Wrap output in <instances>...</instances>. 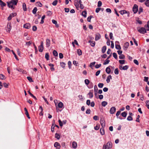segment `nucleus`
I'll list each match as a JSON object with an SVG mask.
<instances>
[{"label": "nucleus", "instance_id": "nucleus-42", "mask_svg": "<svg viewBox=\"0 0 149 149\" xmlns=\"http://www.w3.org/2000/svg\"><path fill=\"white\" fill-rule=\"evenodd\" d=\"M109 60L107 59L106 60H105V61L104 63L103 64L104 65H107L109 63Z\"/></svg>", "mask_w": 149, "mask_h": 149}, {"label": "nucleus", "instance_id": "nucleus-49", "mask_svg": "<svg viewBox=\"0 0 149 149\" xmlns=\"http://www.w3.org/2000/svg\"><path fill=\"white\" fill-rule=\"evenodd\" d=\"M12 52L13 54L14 55V56H15V58L16 59V60H18V58L17 55H16V54H15V53L13 51V50H12Z\"/></svg>", "mask_w": 149, "mask_h": 149}, {"label": "nucleus", "instance_id": "nucleus-41", "mask_svg": "<svg viewBox=\"0 0 149 149\" xmlns=\"http://www.w3.org/2000/svg\"><path fill=\"white\" fill-rule=\"evenodd\" d=\"M119 58L120 59H124L125 58V56L123 54H121L119 56Z\"/></svg>", "mask_w": 149, "mask_h": 149}, {"label": "nucleus", "instance_id": "nucleus-17", "mask_svg": "<svg viewBox=\"0 0 149 149\" xmlns=\"http://www.w3.org/2000/svg\"><path fill=\"white\" fill-rule=\"evenodd\" d=\"M88 42L90 43V45L91 46L94 47L95 46V41L89 40L88 41Z\"/></svg>", "mask_w": 149, "mask_h": 149}, {"label": "nucleus", "instance_id": "nucleus-11", "mask_svg": "<svg viewBox=\"0 0 149 149\" xmlns=\"http://www.w3.org/2000/svg\"><path fill=\"white\" fill-rule=\"evenodd\" d=\"M101 38V36L100 34L98 33H97L95 34V40L97 41L98 40L100 39Z\"/></svg>", "mask_w": 149, "mask_h": 149}, {"label": "nucleus", "instance_id": "nucleus-58", "mask_svg": "<svg viewBox=\"0 0 149 149\" xmlns=\"http://www.w3.org/2000/svg\"><path fill=\"white\" fill-rule=\"evenodd\" d=\"M102 5V2L100 1H99L98 2L97 6L98 7H100Z\"/></svg>", "mask_w": 149, "mask_h": 149}, {"label": "nucleus", "instance_id": "nucleus-46", "mask_svg": "<svg viewBox=\"0 0 149 149\" xmlns=\"http://www.w3.org/2000/svg\"><path fill=\"white\" fill-rule=\"evenodd\" d=\"M57 2L58 1L57 0H55L52 3V4L54 6H56L57 4Z\"/></svg>", "mask_w": 149, "mask_h": 149}, {"label": "nucleus", "instance_id": "nucleus-56", "mask_svg": "<svg viewBox=\"0 0 149 149\" xmlns=\"http://www.w3.org/2000/svg\"><path fill=\"white\" fill-rule=\"evenodd\" d=\"M94 92H97L98 88L96 85H95L94 86Z\"/></svg>", "mask_w": 149, "mask_h": 149}, {"label": "nucleus", "instance_id": "nucleus-15", "mask_svg": "<svg viewBox=\"0 0 149 149\" xmlns=\"http://www.w3.org/2000/svg\"><path fill=\"white\" fill-rule=\"evenodd\" d=\"M72 147L74 148H76L77 147V143L75 141H73L72 143Z\"/></svg>", "mask_w": 149, "mask_h": 149}, {"label": "nucleus", "instance_id": "nucleus-1", "mask_svg": "<svg viewBox=\"0 0 149 149\" xmlns=\"http://www.w3.org/2000/svg\"><path fill=\"white\" fill-rule=\"evenodd\" d=\"M12 27L11 24L10 22H8L7 24V26L6 27V30L7 32H10L11 29Z\"/></svg>", "mask_w": 149, "mask_h": 149}, {"label": "nucleus", "instance_id": "nucleus-50", "mask_svg": "<svg viewBox=\"0 0 149 149\" xmlns=\"http://www.w3.org/2000/svg\"><path fill=\"white\" fill-rule=\"evenodd\" d=\"M27 78L28 80L30 82H33V80L32 79L31 77H27Z\"/></svg>", "mask_w": 149, "mask_h": 149}, {"label": "nucleus", "instance_id": "nucleus-3", "mask_svg": "<svg viewBox=\"0 0 149 149\" xmlns=\"http://www.w3.org/2000/svg\"><path fill=\"white\" fill-rule=\"evenodd\" d=\"M43 43V42L42 41L41 42L40 45L38 47V50L40 52H42L44 49Z\"/></svg>", "mask_w": 149, "mask_h": 149}, {"label": "nucleus", "instance_id": "nucleus-13", "mask_svg": "<svg viewBox=\"0 0 149 149\" xmlns=\"http://www.w3.org/2000/svg\"><path fill=\"white\" fill-rule=\"evenodd\" d=\"M7 4L8 6L9 7V8H14L13 6V4L12 3V2H7Z\"/></svg>", "mask_w": 149, "mask_h": 149}, {"label": "nucleus", "instance_id": "nucleus-27", "mask_svg": "<svg viewBox=\"0 0 149 149\" xmlns=\"http://www.w3.org/2000/svg\"><path fill=\"white\" fill-rule=\"evenodd\" d=\"M77 53L79 56L81 55L82 54L81 51L80 49L77 50Z\"/></svg>", "mask_w": 149, "mask_h": 149}, {"label": "nucleus", "instance_id": "nucleus-45", "mask_svg": "<svg viewBox=\"0 0 149 149\" xmlns=\"http://www.w3.org/2000/svg\"><path fill=\"white\" fill-rule=\"evenodd\" d=\"M114 73L116 74H119V71L118 68H117L116 69L114 70Z\"/></svg>", "mask_w": 149, "mask_h": 149}, {"label": "nucleus", "instance_id": "nucleus-54", "mask_svg": "<svg viewBox=\"0 0 149 149\" xmlns=\"http://www.w3.org/2000/svg\"><path fill=\"white\" fill-rule=\"evenodd\" d=\"M121 112V111H119L117 112L116 113V116L117 117V118H118V116L120 114Z\"/></svg>", "mask_w": 149, "mask_h": 149}, {"label": "nucleus", "instance_id": "nucleus-14", "mask_svg": "<svg viewBox=\"0 0 149 149\" xmlns=\"http://www.w3.org/2000/svg\"><path fill=\"white\" fill-rule=\"evenodd\" d=\"M24 110L25 111V114L26 115V116L28 117V118L29 119H30V118L29 116V113H28V111H27V109L25 107L24 108Z\"/></svg>", "mask_w": 149, "mask_h": 149}, {"label": "nucleus", "instance_id": "nucleus-16", "mask_svg": "<svg viewBox=\"0 0 149 149\" xmlns=\"http://www.w3.org/2000/svg\"><path fill=\"white\" fill-rule=\"evenodd\" d=\"M22 8H23V10L24 11H26L27 10V8H26V4L25 3H23Z\"/></svg>", "mask_w": 149, "mask_h": 149}, {"label": "nucleus", "instance_id": "nucleus-22", "mask_svg": "<svg viewBox=\"0 0 149 149\" xmlns=\"http://www.w3.org/2000/svg\"><path fill=\"white\" fill-rule=\"evenodd\" d=\"M107 49L106 46H103L102 49V53H104L105 52Z\"/></svg>", "mask_w": 149, "mask_h": 149}, {"label": "nucleus", "instance_id": "nucleus-59", "mask_svg": "<svg viewBox=\"0 0 149 149\" xmlns=\"http://www.w3.org/2000/svg\"><path fill=\"white\" fill-rule=\"evenodd\" d=\"M146 106L149 109V100H147L146 102Z\"/></svg>", "mask_w": 149, "mask_h": 149}, {"label": "nucleus", "instance_id": "nucleus-10", "mask_svg": "<svg viewBox=\"0 0 149 149\" xmlns=\"http://www.w3.org/2000/svg\"><path fill=\"white\" fill-rule=\"evenodd\" d=\"M100 123L102 127H104L105 126V121L103 119H101Z\"/></svg>", "mask_w": 149, "mask_h": 149}, {"label": "nucleus", "instance_id": "nucleus-23", "mask_svg": "<svg viewBox=\"0 0 149 149\" xmlns=\"http://www.w3.org/2000/svg\"><path fill=\"white\" fill-rule=\"evenodd\" d=\"M106 72L107 74H109L111 72V70L110 68L109 67L107 68L106 69Z\"/></svg>", "mask_w": 149, "mask_h": 149}, {"label": "nucleus", "instance_id": "nucleus-44", "mask_svg": "<svg viewBox=\"0 0 149 149\" xmlns=\"http://www.w3.org/2000/svg\"><path fill=\"white\" fill-rule=\"evenodd\" d=\"M84 81H85V84L86 85H88L89 84V83H90V81L88 79H85V80Z\"/></svg>", "mask_w": 149, "mask_h": 149}, {"label": "nucleus", "instance_id": "nucleus-61", "mask_svg": "<svg viewBox=\"0 0 149 149\" xmlns=\"http://www.w3.org/2000/svg\"><path fill=\"white\" fill-rule=\"evenodd\" d=\"M106 11L107 12L109 13H111V9L109 8H107L106 10Z\"/></svg>", "mask_w": 149, "mask_h": 149}, {"label": "nucleus", "instance_id": "nucleus-5", "mask_svg": "<svg viewBox=\"0 0 149 149\" xmlns=\"http://www.w3.org/2000/svg\"><path fill=\"white\" fill-rule=\"evenodd\" d=\"M116 111V108L115 107H111L110 110V113L111 114L114 113Z\"/></svg>", "mask_w": 149, "mask_h": 149}, {"label": "nucleus", "instance_id": "nucleus-57", "mask_svg": "<svg viewBox=\"0 0 149 149\" xmlns=\"http://www.w3.org/2000/svg\"><path fill=\"white\" fill-rule=\"evenodd\" d=\"M68 67L69 69H70L71 68V66L72 65L71 62L70 61H69L68 62Z\"/></svg>", "mask_w": 149, "mask_h": 149}, {"label": "nucleus", "instance_id": "nucleus-21", "mask_svg": "<svg viewBox=\"0 0 149 149\" xmlns=\"http://www.w3.org/2000/svg\"><path fill=\"white\" fill-rule=\"evenodd\" d=\"M10 2H12V3L13 5H16L18 2V0H11Z\"/></svg>", "mask_w": 149, "mask_h": 149}, {"label": "nucleus", "instance_id": "nucleus-29", "mask_svg": "<svg viewBox=\"0 0 149 149\" xmlns=\"http://www.w3.org/2000/svg\"><path fill=\"white\" fill-rule=\"evenodd\" d=\"M88 95H89L90 98H92L93 97V93L91 92H90L88 94Z\"/></svg>", "mask_w": 149, "mask_h": 149}, {"label": "nucleus", "instance_id": "nucleus-2", "mask_svg": "<svg viewBox=\"0 0 149 149\" xmlns=\"http://www.w3.org/2000/svg\"><path fill=\"white\" fill-rule=\"evenodd\" d=\"M138 31L140 33L144 34L146 33V31L145 28L141 27L138 30Z\"/></svg>", "mask_w": 149, "mask_h": 149}, {"label": "nucleus", "instance_id": "nucleus-12", "mask_svg": "<svg viewBox=\"0 0 149 149\" xmlns=\"http://www.w3.org/2000/svg\"><path fill=\"white\" fill-rule=\"evenodd\" d=\"M31 24L29 23H26L24 25V27L27 29H29L31 27Z\"/></svg>", "mask_w": 149, "mask_h": 149}, {"label": "nucleus", "instance_id": "nucleus-55", "mask_svg": "<svg viewBox=\"0 0 149 149\" xmlns=\"http://www.w3.org/2000/svg\"><path fill=\"white\" fill-rule=\"evenodd\" d=\"M127 120L129 121H131L132 120V118L130 116L127 117Z\"/></svg>", "mask_w": 149, "mask_h": 149}, {"label": "nucleus", "instance_id": "nucleus-39", "mask_svg": "<svg viewBox=\"0 0 149 149\" xmlns=\"http://www.w3.org/2000/svg\"><path fill=\"white\" fill-rule=\"evenodd\" d=\"M55 137L58 139H59L60 138V135L59 134L56 133L55 135Z\"/></svg>", "mask_w": 149, "mask_h": 149}, {"label": "nucleus", "instance_id": "nucleus-60", "mask_svg": "<svg viewBox=\"0 0 149 149\" xmlns=\"http://www.w3.org/2000/svg\"><path fill=\"white\" fill-rule=\"evenodd\" d=\"M47 14L48 15L51 16L52 15V13L51 11H48L47 12Z\"/></svg>", "mask_w": 149, "mask_h": 149}, {"label": "nucleus", "instance_id": "nucleus-63", "mask_svg": "<svg viewBox=\"0 0 149 149\" xmlns=\"http://www.w3.org/2000/svg\"><path fill=\"white\" fill-rule=\"evenodd\" d=\"M145 4L147 6H149V0H147L145 2Z\"/></svg>", "mask_w": 149, "mask_h": 149}, {"label": "nucleus", "instance_id": "nucleus-36", "mask_svg": "<svg viewBox=\"0 0 149 149\" xmlns=\"http://www.w3.org/2000/svg\"><path fill=\"white\" fill-rule=\"evenodd\" d=\"M49 55L48 53H46L45 54V58L47 60H49Z\"/></svg>", "mask_w": 149, "mask_h": 149}, {"label": "nucleus", "instance_id": "nucleus-64", "mask_svg": "<svg viewBox=\"0 0 149 149\" xmlns=\"http://www.w3.org/2000/svg\"><path fill=\"white\" fill-rule=\"evenodd\" d=\"M32 41H30L29 42H27L26 43V45H27L28 46H29L31 43H32Z\"/></svg>", "mask_w": 149, "mask_h": 149}, {"label": "nucleus", "instance_id": "nucleus-47", "mask_svg": "<svg viewBox=\"0 0 149 149\" xmlns=\"http://www.w3.org/2000/svg\"><path fill=\"white\" fill-rule=\"evenodd\" d=\"M125 60H119V63L122 64H125Z\"/></svg>", "mask_w": 149, "mask_h": 149}, {"label": "nucleus", "instance_id": "nucleus-51", "mask_svg": "<svg viewBox=\"0 0 149 149\" xmlns=\"http://www.w3.org/2000/svg\"><path fill=\"white\" fill-rule=\"evenodd\" d=\"M113 57L116 59H117V56L116 54L114 52L113 53Z\"/></svg>", "mask_w": 149, "mask_h": 149}, {"label": "nucleus", "instance_id": "nucleus-35", "mask_svg": "<svg viewBox=\"0 0 149 149\" xmlns=\"http://www.w3.org/2000/svg\"><path fill=\"white\" fill-rule=\"evenodd\" d=\"M60 65L61 66V67H62L63 68H64L65 67V64L64 62H61L60 63Z\"/></svg>", "mask_w": 149, "mask_h": 149}, {"label": "nucleus", "instance_id": "nucleus-32", "mask_svg": "<svg viewBox=\"0 0 149 149\" xmlns=\"http://www.w3.org/2000/svg\"><path fill=\"white\" fill-rule=\"evenodd\" d=\"M45 15H43L42 16V18H41V22H40V24H42L44 23V21L43 20L45 18Z\"/></svg>", "mask_w": 149, "mask_h": 149}, {"label": "nucleus", "instance_id": "nucleus-43", "mask_svg": "<svg viewBox=\"0 0 149 149\" xmlns=\"http://www.w3.org/2000/svg\"><path fill=\"white\" fill-rule=\"evenodd\" d=\"M128 68V66L127 65H126L122 68V69L124 70H127Z\"/></svg>", "mask_w": 149, "mask_h": 149}, {"label": "nucleus", "instance_id": "nucleus-28", "mask_svg": "<svg viewBox=\"0 0 149 149\" xmlns=\"http://www.w3.org/2000/svg\"><path fill=\"white\" fill-rule=\"evenodd\" d=\"M87 12L86 11H84L82 12V15L84 17H86Z\"/></svg>", "mask_w": 149, "mask_h": 149}, {"label": "nucleus", "instance_id": "nucleus-31", "mask_svg": "<svg viewBox=\"0 0 149 149\" xmlns=\"http://www.w3.org/2000/svg\"><path fill=\"white\" fill-rule=\"evenodd\" d=\"M101 104L102 106L104 107L107 104V102L106 101H103L102 102Z\"/></svg>", "mask_w": 149, "mask_h": 149}, {"label": "nucleus", "instance_id": "nucleus-48", "mask_svg": "<svg viewBox=\"0 0 149 149\" xmlns=\"http://www.w3.org/2000/svg\"><path fill=\"white\" fill-rule=\"evenodd\" d=\"M143 9L142 7H140L138 11V13L139 14H140L141 12H143Z\"/></svg>", "mask_w": 149, "mask_h": 149}, {"label": "nucleus", "instance_id": "nucleus-9", "mask_svg": "<svg viewBox=\"0 0 149 149\" xmlns=\"http://www.w3.org/2000/svg\"><path fill=\"white\" fill-rule=\"evenodd\" d=\"M54 146L57 149H59L61 147L60 144L57 142H56L54 143Z\"/></svg>", "mask_w": 149, "mask_h": 149}, {"label": "nucleus", "instance_id": "nucleus-24", "mask_svg": "<svg viewBox=\"0 0 149 149\" xmlns=\"http://www.w3.org/2000/svg\"><path fill=\"white\" fill-rule=\"evenodd\" d=\"M6 77L3 74H0V79L2 80H5Z\"/></svg>", "mask_w": 149, "mask_h": 149}, {"label": "nucleus", "instance_id": "nucleus-40", "mask_svg": "<svg viewBox=\"0 0 149 149\" xmlns=\"http://www.w3.org/2000/svg\"><path fill=\"white\" fill-rule=\"evenodd\" d=\"M37 11V8L36 7H35L34 8L32 11L33 13L34 14H36Z\"/></svg>", "mask_w": 149, "mask_h": 149}, {"label": "nucleus", "instance_id": "nucleus-8", "mask_svg": "<svg viewBox=\"0 0 149 149\" xmlns=\"http://www.w3.org/2000/svg\"><path fill=\"white\" fill-rule=\"evenodd\" d=\"M50 40L48 38H47L46 40V45L47 47H49L50 46Z\"/></svg>", "mask_w": 149, "mask_h": 149}, {"label": "nucleus", "instance_id": "nucleus-53", "mask_svg": "<svg viewBox=\"0 0 149 149\" xmlns=\"http://www.w3.org/2000/svg\"><path fill=\"white\" fill-rule=\"evenodd\" d=\"M92 15H90L89 17H88L87 18V21L88 22H91V20L92 17H93Z\"/></svg>", "mask_w": 149, "mask_h": 149}, {"label": "nucleus", "instance_id": "nucleus-30", "mask_svg": "<svg viewBox=\"0 0 149 149\" xmlns=\"http://www.w3.org/2000/svg\"><path fill=\"white\" fill-rule=\"evenodd\" d=\"M119 13L122 15H123L124 14L127 13V11L125 10H121L119 12Z\"/></svg>", "mask_w": 149, "mask_h": 149}, {"label": "nucleus", "instance_id": "nucleus-19", "mask_svg": "<svg viewBox=\"0 0 149 149\" xmlns=\"http://www.w3.org/2000/svg\"><path fill=\"white\" fill-rule=\"evenodd\" d=\"M100 134L102 135H103L104 134V127H102V128H100Z\"/></svg>", "mask_w": 149, "mask_h": 149}, {"label": "nucleus", "instance_id": "nucleus-20", "mask_svg": "<svg viewBox=\"0 0 149 149\" xmlns=\"http://www.w3.org/2000/svg\"><path fill=\"white\" fill-rule=\"evenodd\" d=\"M6 4L5 3L3 2L2 1L0 2V5L1 7H3L6 6Z\"/></svg>", "mask_w": 149, "mask_h": 149}, {"label": "nucleus", "instance_id": "nucleus-62", "mask_svg": "<svg viewBox=\"0 0 149 149\" xmlns=\"http://www.w3.org/2000/svg\"><path fill=\"white\" fill-rule=\"evenodd\" d=\"M148 77H144V79L143 81L146 82L148 81Z\"/></svg>", "mask_w": 149, "mask_h": 149}, {"label": "nucleus", "instance_id": "nucleus-52", "mask_svg": "<svg viewBox=\"0 0 149 149\" xmlns=\"http://www.w3.org/2000/svg\"><path fill=\"white\" fill-rule=\"evenodd\" d=\"M104 86V84L103 83H99L98 85V86L100 88H102Z\"/></svg>", "mask_w": 149, "mask_h": 149}, {"label": "nucleus", "instance_id": "nucleus-26", "mask_svg": "<svg viewBox=\"0 0 149 149\" xmlns=\"http://www.w3.org/2000/svg\"><path fill=\"white\" fill-rule=\"evenodd\" d=\"M63 103L61 102H60L58 104V107L59 108H62L63 107Z\"/></svg>", "mask_w": 149, "mask_h": 149}, {"label": "nucleus", "instance_id": "nucleus-38", "mask_svg": "<svg viewBox=\"0 0 149 149\" xmlns=\"http://www.w3.org/2000/svg\"><path fill=\"white\" fill-rule=\"evenodd\" d=\"M52 22L54 24H55V25H56V26H59L57 24V22L55 20H54V19H53L52 20Z\"/></svg>", "mask_w": 149, "mask_h": 149}, {"label": "nucleus", "instance_id": "nucleus-34", "mask_svg": "<svg viewBox=\"0 0 149 149\" xmlns=\"http://www.w3.org/2000/svg\"><path fill=\"white\" fill-rule=\"evenodd\" d=\"M127 114V113L125 111L121 113L122 116L124 117H125L126 116Z\"/></svg>", "mask_w": 149, "mask_h": 149}, {"label": "nucleus", "instance_id": "nucleus-37", "mask_svg": "<svg viewBox=\"0 0 149 149\" xmlns=\"http://www.w3.org/2000/svg\"><path fill=\"white\" fill-rule=\"evenodd\" d=\"M115 47L117 49L120 50L121 49V47L119 45H116Z\"/></svg>", "mask_w": 149, "mask_h": 149}, {"label": "nucleus", "instance_id": "nucleus-33", "mask_svg": "<svg viewBox=\"0 0 149 149\" xmlns=\"http://www.w3.org/2000/svg\"><path fill=\"white\" fill-rule=\"evenodd\" d=\"M53 54L54 56H58V53L55 50H54L53 51Z\"/></svg>", "mask_w": 149, "mask_h": 149}, {"label": "nucleus", "instance_id": "nucleus-7", "mask_svg": "<svg viewBox=\"0 0 149 149\" xmlns=\"http://www.w3.org/2000/svg\"><path fill=\"white\" fill-rule=\"evenodd\" d=\"M129 46V43L127 42H125L123 46V49L125 50H126Z\"/></svg>", "mask_w": 149, "mask_h": 149}, {"label": "nucleus", "instance_id": "nucleus-6", "mask_svg": "<svg viewBox=\"0 0 149 149\" xmlns=\"http://www.w3.org/2000/svg\"><path fill=\"white\" fill-rule=\"evenodd\" d=\"M105 146L107 149H109L111 148L112 145L111 142H108L107 143V144Z\"/></svg>", "mask_w": 149, "mask_h": 149}, {"label": "nucleus", "instance_id": "nucleus-4", "mask_svg": "<svg viewBox=\"0 0 149 149\" xmlns=\"http://www.w3.org/2000/svg\"><path fill=\"white\" fill-rule=\"evenodd\" d=\"M132 10L134 13H136L138 10V6L134 4L132 8Z\"/></svg>", "mask_w": 149, "mask_h": 149}, {"label": "nucleus", "instance_id": "nucleus-18", "mask_svg": "<svg viewBox=\"0 0 149 149\" xmlns=\"http://www.w3.org/2000/svg\"><path fill=\"white\" fill-rule=\"evenodd\" d=\"M112 79V77L111 75L108 76L106 79V81L107 83H109L110 81V79Z\"/></svg>", "mask_w": 149, "mask_h": 149}, {"label": "nucleus", "instance_id": "nucleus-25", "mask_svg": "<svg viewBox=\"0 0 149 149\" xmlns=\"http://www.w3.org/2000/svg\"><path fill=\"white\" fill-rule=\"evenodd\" d=\"M36 5L37 6L41 7L42 6V4L40 2H38L36 3Z\"/></svg>", "mask_w": 149, "mask_h": 149}]
</instances>
